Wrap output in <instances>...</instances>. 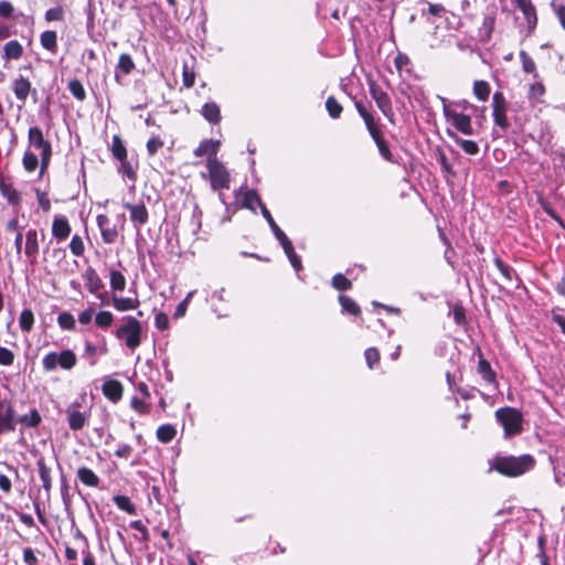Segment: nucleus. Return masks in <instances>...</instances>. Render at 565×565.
<instances>
[{
	"label": "nucleus",
	"instance_id": "1",
	"mask_svg": "<svg viewBox=\"0 0 565 565\" xmlns=\"http://www.w3.org/2000/svg\"><path fill=\"white\" fill-rule=\"evenodd\" d=\"M535 460L531 455H522L519 457L507 456L495 457L490 461V470H497L501 475L508 477L521 476L534 467Z\"/></svg>",
	"mask_w": 565,
	"mask_h": 565
},
{
	"label": "nucleus",
	"instance_id": "2",
	"mask_svg": "<svg viewBox=\"0 0 565 565\" xmlns=\"http://www.w3.org/2000/svg\"><path fill=\"white\" fill-rule=\"evenodd\" d=\"M120 322V326L114 331V335L124 341L129 350H136L141 344L142 327L140 321L132 316H124Z\"/></svg>",
	"mask_w": 565,
	"mask_h": 565
},
{
	"label": "nucleus",
	"instance_id": "3",
	"mask_svg": "<svg viewBox=\"0 0 565 565\" xmlns=\"http://www.w3.org/2000/svg\"><path fill=\"white\" fill-rule=\"evenodd\" d=\"M354 106H355L359 115L363 118L364 124L367 128V131L371 135L374 142L376 143L381 156L386 160H391L392 152H391L386 141L383 138V134H382L377 122L375 121L374 116L366 109V107L363 105L362 102L356 100L354 103Z\"/></svg>",
	"mask_w": 565,
	"mask_h": 565
},
{
	"label": "nucleus",
	"instance_id": "4",
	"mask_svg": "<svg viewBox=\"0 0 565 565\" xmlns=\"http://www.w3.org/2000/svg\"><path fill=\"white\" fill-rule=\"evenodd\" d=\"M28 145L29 148L40 150L41 167L40 174L43 175L47 170L51 157H52V145L44 138L43 131L40 127H30L28 131Z\"/></svg>",
	"mask_w": 565,
	"mask_h": 565
},
{
	"label": "nucleus",
	"instance_id": "5",
	"mask_svg": "<svg viewBox=\"0 0 565 565\" xmlns=\"http://www.w3.org/2000/svg\"><path fill=\"white\" fill-rule=\"evenodd\" d=\"M495 418L504 430V437L509 438L519 435L523 430V415L513 407H502L495 412Z\"/></svg>",
	"mask_w": 565,
	"mask_h": 565
},
{
	"label": "nucleus",
	"instance_id": "6",
	"mask_svg": "<svg viewBox=\"0 0 565 565\" xmlns=\"http://www.w3.org/2000/svg\"><path fill=\"white\" fill-rule=\"evenodd\" d=\"M77 363V356L74 351L66 349L60 352L52 351L46 353L42 359V366L45 372H53L57 367L70 371Z\"/></svg>",
	"mask_w": 565,
	"mask_h": 565
},
{
	"label": "nucleus",
	"instance_id": "7",
	"mask_svg": "<svg viewBox=\"0 0 565 565\" xmlns=\"http://www.w3.org/2000/svg\"><path fill=\"white\" fill-rule=\"evenodd\" d=\"M207 173H201L202 178H209L213 191L228 189L231 183V174L226 167L218 160H206Z\"/></svg>",
	"mask_w": 565,
	"mask_h": 565
},
{
	"label": "nucleus",
	"instance_id": "8",
	"mask_svg": "<svg viewBox=\"0 0 565 565\" xmlns=\"http://www.w3.org/2000/svg\"><path fill=\"white\" fill-rule=\"evenodd\" d=\"M443 104V113L448 122H451V125L460 132L467 136L473 135V128L471 124V118L468 115L461 114L456 111L450 107L448 104L447 98L438 96Z\"/></svg>",
	"mask_w": 565,
	"mask_h": 565
},
{
	"label": "nucleus",
	"instance_id": "9",
	"mask_svg": "<svg viewBox=\"0 0 565 565\" xmlns=\"http://www.w3.org/2000/svg\"><path fill=\"white\" fill-rule=\"evenodd\" d=\"M369 90L371 97L374 99L377 108L382 114L391 121L394 120V111L392 107V100L386 92L372 78L367 79Z\"/></svg>",
	"mask_w": 565,
	"mask_h": 565
},
{
	"label": "nucleus",
	"instance_id": "10",
	"mask_svg": "<svg viewBox=\"0 0 565 565\" xmlns=\"http://www.w3.org/2000/svg\"><path fill=\"white\" fill-rule=\"evenodd\" d=\"M492 116L495 126L503 130L510 127V122L507 117L508 102L502 92H495L492 96Z\"/></svg>",
	"mask_w": 565,
	"mask_h": 565
},
{
	"label": "nucleus",
	"instance_id": "11",
	"mask_svg": "<svg viewBox=\"0 0 565 565\" xmlns=\"http://www.w3.org/2000/svg\"><path fill=\"white\" fill-rule=\"evenodd\" d=\"M11 87L15 98L22 104H25L29 95H32L34 102H36L38 90L32 87L31 82L26 77L19 75L12 82Z\"/></svg>",
	"mask_w": 565,
	"mask_h": 565
},
{
	"label": "nucleus",
	"instance_id": "12",
	"mask_svg": "<svg viewBox=\"0 0 565 565\" xmlns=\"http://www.w3.org/2000/svg\"><path fill=\"white\" fill-rule=\"evenodd\" d=\"M67 423L72 430H81L87 423L88 412L81 411V405L75 402L66 408Z\"/></svg>",
	"mask_w": 565,
	"mask_h": 565
},
{
	"label": "nucleus",
	"instance_id": "13",
	"mask_svg": "<svg viewBox=\"0 0 565 565\" xmlns=\"http://www.w3.org/2000/svg\"><path fill=\"white\" fill-rule=\"evenodd\" d=\"M85 287L87 290L95 295L100 300L106 298V294H99V291L104 288V282L97 271L93 267H87L82 275Z\"/></svg>",
	"mask_w": 565,
	"mask_h": 565
},
{
	"label": "nucleus",
	"instance_id": "14",
	"mask_svg": "<svg viewBox=\"0 0 565 565\" xmlns=\"http://www.w3.org/2000/svg\"><path fill=\"white\" fill-rule=\"evenodd\" d=\"M15 413L10 402H0V435L15 429Z\"/></svg>",
	"mask_w": 565,
	"mask_h": 565
},
{
	"label": "nucleus",
	"instance_id": "15",
	"mask_svg": "<svg viewBox=\"0 0 565 565\" xmlns=\"http://www.w3.org/2000/svg\"><path fill=\"white\" fill-rule=\"evenodd\" d=\"M97 226L100 231L102 239L105 244H113L118 237L116 225L111 224L109 217L105 214H99L96 217Z\"/></svg>",
	"mask_w": 565,
	"mask_h": 565
},
{
	"label": "nucleus",
	"instance_id": "16",
	"mask_svg": "<svg viewBox=\"0 0 565 565\" xmlns=\"http://www.w3.org/2000/svg\"><path fill=\"white\" fill-rule=\"evenodd\" d=\"M39 249L38 231L35 228H30L25 234L24 255L31 265L36 263Z\"/></svg>",
	"mask_w": 565,
	"mask_h": 565
},
{
	"label": "nucleus",
	"instance_id": "17",
	"mask_svg": "<svg viewBox=\"0 0 565 565\" xmlns=\"http://www.w3.org/2000/svg\"><path fill=\"white\" fill-rule=\"evenodd\" d=\"M124 206L129 211L130 221L132 222L136 230H139L148 222L149 214L145 204L125 203Z\"/></svg>",
	"mask_w": 565,
	"mask_h": 565
},
{
	"label": "nucleus",
	"instance_id": "18",
	"mask_svg": "<svg viewBox=\"0 0 565 565\" xmlns=\"http://www.w3.org/2000/svg\"><path fill=\"white\" fill-rule=\"evenodd\" d=\"M72 227L66 216L55 215L52 222V235L57 242H64L71 234Z\"/></svg>",
	"mask_w": 565,
	"mask_h": 565
},
{
	"label": "nucleus",
	"instance_id": "19",
	"mask_svg": "<svg viewBox=\"0 0 565 565\" xmlns=\"http://www.w3.org/2000/svg\"><path fill=\"white\" fill-rule=\"evenodd\" d=\"M103 394L113 403H117L122 397V384L114 379L105 377L102 386Z\"/></svg>",
	"mask_w": 565,
	"mask_h": 565
},
{
	"label": "nucleus",
	"instance_id": "20",
	"mask_svg": "<svg viewBox=\"0 0 565 565\" xmlns=\"http://www.w3.org/2000/svg\"><path fill=\"white\" fill-rule=\"evenodd\" d=\"M221 142L220 140L206 139L203 140L199 147L194 150L195 157H206L207 160L217 159Z\"/></svg>",
	"mask_w": 565,
	"mask_h": 565
},
{
	"label": "nucleus",
	"instance_id": "21",
	"mask_svg": "<svg viewBox=\"0 0 565 565\" xmlns=\"http://www.w3.org/2000/svg\"><path fill=\"white\" fill-rule=\"evenodd\" d=\"M140 305L138 297H118L111 296V306L119 312L137 309Z\"/></svg>",
	"mask_w": 565,
	"mask_h": 565
},
{
	"label": "nucleus",
	"instance_id": "22",
	"mask_svg": "<svg viewBox=\"0 0 565 565\" xmlns=\"http://www.w3.org/2000/svg\"><path fill=\"white\" fill-rule=\"evenodd\" d=\"M516 7L522 11L530 30H533L537 23L535 8L530 0H515Z\"/></svg>",
	"mask_w": 565,
	"mask_h": 565
},
{
	"label": "nucleus",
	"instance_id": "23",
	"mask_svg": "<svg viewBox=\"0 0 565 565\" xmlns=\"http://www.w3.org/2000/svg\"><path fill=\"white\" fill-rule=\"evenodd\" d=\"M262 214L265 217V220L267 221L270 230L273 231L275 237L280 243V245H288L289 246V241L290 239L281 231V228L277 225V223L275 222V220L273 218L270 212L268 211V209L266 206H262Z\"/></svg>",
	"mask_w": 565,
	"mask_h": 565
},
{
	"label": "nucleus",
	"instance_id": "24",
	"mask_svg": "<svg viewBox=\"0 0 565 565\" xmlns=\"http://www.w3.org/2000/svg\"><path fill=\"white\" fill-rule=\"evenodd\" d=\"M23 52L22 44L17 40H11L3 46L2 58L6 61H17L22 57Z\"/></svg>",
	"mask_w": 565,
	"mask_h": 565
},
{
	"label": "nucleus",
	"instance_id": "25",
	"mask_svg": "<svg viewBox=\"0 0 565 565\" xmlns=\"http://www.w3.org/2000/svg\"><path fill=\"white\" fill-rule=\"evenodd\" d=\"M202 116L213 125H216L221 120V110L216 103H205L201 110Z\"/></svg>",
	"mask_w": 565,
	"mask_h": 565
},
{
	"label": "nucleus",
	"instance_id": "26",
	"mask_svg": "<svg viewBox=\"0 0 565 565\" xmlns=\"http://www.w3.org/2000/svg\"><path fill=\"white\" fill-rule=\"evenodd\" d=\"M118 161L120 162L118 172L124 179H127L134 185L137 180V164H132L127 157L125 159H119Z\"/></svg>",
	"mask_w": 565,
	"mask_h": 565
},
{
	"label": "nucleus",
	"instance_id": "27",
	"mask_svg": "<svg viewBox=\"0 0 565 565\" xmlns=\"http://www.w3.org/2000/svg\"><path fill=\"white\" fill-rule=\"evenodd\" d=\"M447 134L466 153L473 156L479 152V146L473 140L462 139L450 130H448Z\"/></svg>",
	"mask_w": 565,
	"mask_h": 565
},
{
	"label": "nucleus",
	"instance_id": "28",
	"mask_svg": "<svg viewBox=\"0 0 565 565\" xmlns=\"http://www.w3.org/2000/svg\"><path fill=\"white\" fill-rule=\"evenodd\" d=\"M256 205H258L260 209L262 206H265L259 195L254 190H246L243 194L242 207L256 213Z\"/></svg>",
	"mask_w": 565,
	"mask_h": 565
},
{
	"label": "nucleus",
	"instance_id": "29",
	"mask_svg": "<svg viewBox=\"0 0 565 565\" xmlns=\"http://www.w3.org/2000/svg\"><path fill=\"white\" fill-rule=\"evenodd\" d=\"M478 373L482 377L484 382L488 384H495V373L491 369L490 363L480 355L479 362H478Z\"/></svg>",
	"mask_w": 565,
	"mask_h": 565
},
{
	"label": "nucleus",
	"instance_id": "30",
	"mask_svg": "<svg viewBox=\"0 0 565 565\" xmlns=\"http://www.w3.org/2000/svg\"><path fill=\"white\" fill-rule=\"evenodd\" d=\"M77 477L85 486L97 487L99 484L98 476L89 468H79L77 470Z\"/></svg>",
	"mask_w": 565,
	"mask_h": 565
},
{
	"label": "nucleus",
	"instance_id": "31",
	"mask_svg": "<svg viewBox=\"0 0 565 565\" xmlns=\"http://www.w3.org/2000/svg\"><path fill=\"white\" fill-rule=\"evenodd\" d=\"M109 285L114 292L124 291L126 288V277L121 271L111 269L109 271Z\"/></svg>",
	"mask_w": 565,
	"mask_h": 565
},
{
	"label": "nucleus",
	"instance_id": "32",
	"mask_svg": "<svg viewBox=\"0 0 565 565\" xmlns=\"http://www.w3.org/2000/svg\"><path fill=\"white\" fill-rule=\"evenodd\" d=\"M38 468L42 487L46 492H50L52 488L51 469L45 465L43 459L38 460Z\"/></svg>",
	"mask_w": 565,
	"mask_h": 565
},
{
	"label": "nucleus",
	"instance_id": "33",
	"mask_svg": "<svg viewBox=\"0 0 565 565\" xmlns=\"http://www.w3.org/2000/svg\"><path fill=\"white\" fill-rule=\"evenodd\" d=\"M41 45L47 51L55 53L57 49V35L55 31H44L40 38Z\"/></svg>",
	"mask_w": 565,
	"mask_h": 565
},
{
	"label": "nucleus",
	"instance_id": "34",
	"mask_svg": "<svg viewBox=\"0 0 565 565\" xmlns=\"http://www.w3.org/2000/svg\"><path fill=\"white\" fill-rule=\"evenodd\" d=\"M519 56L522 63V70L525 73L532 74L534 78H539V73L533 58L525 51H521Z\"/></svg>",
	"mask_w": 565,
	"mask_h": 565
},
{
	"label": "nucleus",
	"instance_id": "35",
	"mask_svg": "<svg viewBox=\"0 0 565 565\" xmlns=\"http://www.w3.org/2000/svg\"><path fill=\"white\" fill-rule=\"evenodd\" d=\"M473 94L475 96L481 100L487 102L490 96V85L486 81H475L473 83Z\"/></svg>",
	"mask_w": 565,
	"mask_h": 565
},
{
	"label": "nucleus",
	"instance_id": "36",
	"mask_svg": "<svg viewBox=\"0 0 565 565\" xmlns=\"http://www.w3.org/2000/svg\"><path fill=\"white\" fill-rule=\"evenodd\" d=\"M34 324V315L31 309H23L19 317V326L22 331L30 332Z\"/></svg>",
	"mask_w": 565,
	"mask_h": 565
},
{
	"label": "nucleus",
	"instance_id": "37",
	"mask_svg": "<svg viewBox=\"0 0 565 565\" xmlns=\"http://www.w3.org/2000/svg\"><path fill=\"white\" fill-rule=\"evenodd\" d=\"M111 153L113 157L117 160L125 159L127 157V149L121 140V138L115 135L111 138Z\"/></svg>",
	"mask_w": 565,
	"mask_h": 565
},
{
	"label": "nucleus",
	"instance_id": "38",
	"mask_svg": "<svg viewBox=\"0 0 565 565\" xmlns=\"http://www.w3.org/2000/svg\"><path fill=\"white\" fill-rule=\"evenodd\" d=\"M175 428L170 424L161 425L157 429V438L164 444L170 443L175 437Z\"/></svg>",
	"mask_w": 565,
	"mask_h": 565
},
{
	"label": "nucleus",
	"instance_id": "39",
	"mask_svg": "<svg viewBox=\"0 0 565 565\" xmlns=\"http://www.w3.org/2000/svg\"><path fill=\"white\" fill-rule=\"evenodd\" d=\"M22 164L26 172L31 173L34 172L39 166V159L36 154L31 151L30 149L24 151L23 158H22Z\"/></svg>",
	"mask_w": 565,
	"mask_h": 565
},
{
	"label": "nucleus",
	"instance_id": "40",
	"mask_svg": "<svg viewBox=\"0 0 565 565\" xmlns=\"http://www.w3.org/2000/svg\"><path fill=\"white\" fill-rule=\"evenodd\" d=\"M106 352H107L106 348L98 350V348L95 344H93L92 342H89V341L85 342L84 356L89 359L90 365L96 364L97 354H105Z\"/></svg>",
	"mask_w": 565,
	"mask_h": 565
},
{
	"label": "nucleus",
	"instance_id": "41",
	"mask_svg": "<svg viewBox=\"0 0 565 565\" xmlns=\"http://www.w3.org/2000/svg\"><path fill=\"white\" fill-rule=\"evenodd\" d=\"M135 68V63L131 56L127 53H122L119 56L117 70L125 75L130 74Z\"/></svg>",
	"mask_w": 565,
	"mask_h": 565
},
{
	"label": "nucleus",
	"instance_id": "42",
	"mask_svg": "<svg viewBox=\"0 0 565 565\" xmlns=\"http://www.w3.org/2000/svg\"><path fill=\"white\" fill-rule=\"evenodd\" d=\"M114 502L117 505L118 509L121 511L127 512L128 514H136V507L130 501V499L126 495H115Z\"/></svg>",
	"mask_w": 565,
	"mask_h": 565
},
{
	"label": "nucleus",
	"instance_id": "43",
	"mask_svg": "<svg viewBox=\"0 0 565 565\" xmlns=\"http://www.w3.org/2000/svg\"><path fill=\"white\" fill-rule=\"evenodd\" d=\"M67 88L77 100L82 102L86 98V92H85V88H84L83 84L81 83V81H78V79L70 81Z\"/></svg>",
	"mask_w": 565,
	"mask_h": 565
},
{
	"label": "nucleus",
	"instance_id": "44",
	"mask_svg": "<svg viewBox=\"0 0 565 565\" xmlns=\"http://www.w3.org/2000/svg\"><path fill=\"white\" fill-rule=\"evenodd\" d=\"M114 322V315L110 311H99L95 316V323L102 329L109 328Z\"/></svg>",
	"mask_w": 565,
	"mask_h": 565
},
{
	"label": "nucleus",
	"instance_id": "45",
	"mask_svg": "<svg viewBox=\"0 0 565 565\" xmlns=\"http://www.w3.org/2000/svg\"><path fill=\"white\" fill-rule=\"evenodd\" d=\"M284 248L285 254L287 255L291 266L295 268L296 271H299L301 269V260L300 257L296 254L292 243L289 241L288 245H281Z\"/></svg>",
	"mask_w": 565,
	"mask_h": 565
},
{
	"label": "nucleus",
	"instance_id": "46",
	"mask_svg": "<svg viewBox=\"0 0 565 565\" xmlns=\"http://www.w3.org/2000/svg\"><path fill=\"white\" fill-rule=\"evenodd\" d=\"M339 302L342 307V309L351 315H359L360 313V307L358 303L351 299L348 296L341 295L339 296Z\"/></svg>",
	"mask_w": 565,
	"mask_h": 565
},
{
	"label": "nucleus",
	"instance_id": "47",
	"mask_svg": "<svg viewBox=\"0 0 565 565\" xmlns=\"http://www.w3.org/2000/svg\"><path fill=\"white\" fill-rule=\"evenodd\" d=\"M326 108L329 116L333 119L339 118L342 113V106L333 96H329L326 100Z\"/></svg>",
	"mask_w": 565,
	"mask_h": 565
},
{
	"label": "nucleus",
	"instance_id": "48",
	"mask_svg": "<svg viewBox=\"0 0 565 565\" xmlns=\"http://www.w3.org/2000/svg\"><path fill=\"white\" fill-rule=\"evenodd\" d=\"M68 246L71 253L76 257H81L85 252L83 238L77 234L73 235Z\"/></svg>",
	"mask_w": 565,
	"mask_h": 565
},
{
	"label": "nucleus",
	"instance_id": "49",
	"mask_svg": "<svg viewBox=\"0 0 565 565\" xmlns=\"http://www.w3.org/2000/svg\"><path fill=\"white\" fill-rule=\"evenodd\" d=\"M494 265L501 273V275L504 277L507 281H512L513 277L515 276V271L512 267L504 264L501 258L495 257L494 258Z\"/></svg>",
	"mask_w": 565,
	"mask_h": 565
},
{
	"label": "nucleus",
	"instance_id": "50",
	"mask_svg": "<svg viewBox=\"0 0 565 565\" xmlns=\"http://www.w3.org/2000/svg\"><path fill=\"white\" fill-rule=\"evenodd\" d=\"M57 323L64 330H73L75 328V319L73 315L67 311L58 315Z\"/></svg>",
	"mask_w": 565,
	"mask_h": 565
},
{
	"label": "nucleus",
	"instance_id": "51",
	"mask_svg": "<svg viewBox=\"0 0 565 565\" xmlns=\"http://www.w3.org/2000/svg\"><path fill=\"white\" fill-rule=\"evenodd\" d=\"M19 420L28 427H36L41 423V416L36 409H32L19 418Z\"/></svg>",
	"mask_w": 565,
	"mask_h": 565
},
{
	"label": "nucleus",
	"instance_id": "52",
	"mask_svg": "<svg viewBox=\"0 0 565 565\" xmlns=\"http://www.w3.org/2000/svg\"><path fill=\"white\" fill-rule=\"evenodd\" d=\"M494 23H495V19L493 15L488 14L483 18V22H482L480 32L487 40H489L491 38V34L494 29Z\"/></svg>",
	"mask_w": 565,
	"mask_h": 565
},
{
	"label": "nucleus",
	"instance_id": "53",
	"mask_svg": "<svg viewBox=\"0 0 565 565\" xmlns=\"http://www.w3.org/2000/svg\"><path fill=\"white\" fill-rule=\"evenodd\" d=\"M332 286L338 290H349L352 282L342 274H337L332 278Z\"/></svg>",
	"mask_w": 565,
	"mask_h": 565
},
{
	"label": "nucleus",
	"instance_id": "54",
	"mask_svg": "<svg viewBox=\"0 0 565 565\" xmlns=\"http://www.w3.org/2000/svg\"><path fill=\"white\" fill-rule=\"evenodd\" d=\"M545 94V87L541 81H536L529 87V97L540 99Z\"/></svg>",
	"mask_w": 565,
	"mask_h": 565
},
{
	"label": "nucleus",
	"instance_id": "55",
	"mask_svg": "<svg viewBox=\"0 0 565 565\" xmlns=\"http://www.w3.org/2000/svg\"><path fill=\"white\" fill-rule=\"evenodd\" d=\"M163 147V141L160 137L153 136L147 142V152L150 157H153L160 148Z\"/></svg>",
	"mask_w": 565,
	"mask_h": 565
},
{
	"label": "nucleus",
	"instance_id": "56",
	"mask_svg": "<svg viewBox=\"0 0 565 565\" xmlns=\"http://www.w3.org/2000/svg\"><path fill=\"white\" fill-rule=\"evenodd\" d=\"M364 356L370 369H373V366L380 361V353L376 348L366 349Z\"/></svg>",
	"mask_w": 565,
	"mask_h": 565
},
{
	"label": "nucleus",
	"instance_id": "57",
	"mask_svg": "<svg viewBox=\"0 0 565 565\" xmlns=\"http://www.w3.org/2000/svg\"><path fill=\"white\" fill-rule=\"evenodd\" d=\"M13 362L14 353L4 347H0V365L10 366Z\"/></svg>",
	"mask_w": 565,
	"mask_h": 565
},
{
	"label": "nucleus",
	"instance_id": "58",
	"mask_svg": "<svg viewBox=\"0 0 565 565\" xmlns=\"http://www.w3.org/2000/svg\"><path fill=\"white\" fill-rule=\"evenodd\" d=\"M552 320L561 328L565 334V310L556 308L552 310Z\"/></svg>",
	"mask_w": 565,
	"mask_h": 565
},
{
	"label": "nucleus",
	"instance_id": "59",
	"mask_svg": "<svg viewBox=\"0 0 565 565\" xmlns=\"http://www.w3.org/2000/svg\"><path fill=\"white\" fill-rule=\"evenodd\" d=\"M195 294V290H192L190 291L186 297L178 305L177 309H175V312H174V317L175 318H181L184 316L185 311H186V308H188V305L191 300V298L193 297V295Z\"/></svg>",
	"mask_w": 565,
	"mask_h": 565
},
{
	"label": "nucleus",
	"instance_id": "60",
	"mask_svg": "<svg viewBox=\"0 0 565 565\" xmlns=\"http://www.w3.org/2000/svg\"><path fill=\"white\" fill-rule=\"evenodd\" d=\"M35 192H36L38 201H39L41 209L44 212H49L51 210V201L47 198L46 193H44L40 190H36Z\"/></svg>",
	"mask_w": 565,
	"mask_h": 565
},
{
	"label": "nucleus",
	"instance_id": "61",
	"mask_svg": "<svg viewBox=\"0 0 565 565\" xmlns=\"http://www.w3.org/2000/svg\"><path fill=\"white\" fill-rule=\"evenodd\" d=\"M154 324L159 330H166L169 327V318L164 312L156 315Z\"/></svg>",
	"mask_w": 565,
	"mask_h": 565
},
{
	"label": "nucleus",
	"instance_id": "62",
	"mask_svg": "<svg viewBox=\"0 0 565 565\" xmlns=\"http://www.w3.org/2000/svg\"><path fill=\"white\" fill-rule=\"evenodd\" d=\"M95 313V310L93 307H88L87 309L83 310L79 315H78V321L79 323L82 324H88L92 319H93V316Z\"/></svg>",
	"mask_w": 565,
	"mask_h": 565
},
{
	"label": "nucleus",
	"instance_id": "63",
	"mask_svg": "<svg viewBox=\"0 0 565 565\" xmlns=\"http://www.w3.org/2000/svg\"><path fill=\"white\" fill-rule=\"evenodd\" d=\"M14 11V8L10 1H0V15L3 18H10Z\"/></svg>",
	"mask_w": 565,
	"mask_h": 565
},
{
	"label": "nucleus",
	"instance_id": "64",
	"mask_svg": "<svg viewBox=\"0 0 565 565\" xmlns=\"http://www.w3.org/2000/svg\"><path fill=\"white\" fill-rule=\"evenodd\" d=\"M23 562L28 565H36L38 564V557L35 556L32 548L26 547L23 550Z\"/></svg>",
	"mask_w": 565,
	"mask_h": 565
}]
</instances>
